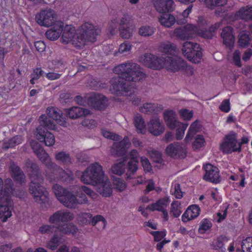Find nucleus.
I'll use <instances>...</instances> for the list:
<instances>
[{
	"label": "nucleus",
	"instance_id": "obj_3",
	"mask_svg": "<svg viewBox=\"0 0 252 252\" xmlns=\"http://www.w3.org/2000/svg\"><path fill=\"white\" fill-rule=\"evenodd\" d=\"M107 176L103 170L102 166L98 162L91 164L83 172L81 176V180L86 184L94 186L104 181Z\"/></svg>",
	"mask_w": 252,
	"mask_h": 252
},
{
	"label": "nucleus",
	"instance_id": "obj_64",
	"mask_svg": "<svg viewBox=\"0 0 252 252\" xmlns=\"http://www.w3.org/2000/svg\"><path fill=\"white\" fill-rule=\"evenodd\" d=\"M92 215L89 213H83L80 217V221L84 224L90 223Z\"/></svg>",
	"mask_w": 252,
	"mask_h": 252
},
{
	"label": "nucleus",
	"instance_id": "obj_33",
	"mask_svg": "<svg viewBox=\"0 0 252 252\" xmlns=\"http://www.w3.org/2000/svg\"><path fill=\"white\" fill-rule=\"evenodd\" d=\"M158 21L162 26L166 28H170L176 22H177V18H176L171 14L164 13L158 17Z\"/></svg>",
	"mask_w": 252,
	"mask_h": 252
},
{
	"label": "nucleus",
	"instance_id": "obj_43",
	"mask_svg": "<svg viewBox=\"0 0 252 252\" xmlns=\"http://www.w3.org/2000/svg\"><path fill=\"white\" fill-rule=\"evenodd\" d=\"M125 169V163L123 161L114 163L112 166L111 170L112 173L120 176L124 173Z\"/></svg>",
	"mask_w": 252,
	"mask_h": 252
},
{
	"label": "nucleus",
	"instance_id": "obj_19",
	"mask_svg": "<svg viewBox=\"0 0 252 252\" xmlns=\"http://www.w3.org/2000/svg\"><path fill=\"white\" fill-rule=\"evenodd\" d=\"M129 144L127 137H125L119 142L114 143L110 150L111 155L115 157L123 156L126 152V146Z\"/></svg>",
	"mask_w": 252,
	"mask_h": 252
},
{
	"label": "nucleus",
	"instance_id": "obj_12",
	"mask_svg": "<svg viewBox=\"0 0 252 252\" xmlns=\"http://www.w3.org/2000/svg\"><path fill=\"white\" fill-rule=\"evenodd\" d=\"M220 149L224 153L241 151V144L238 143L235 133L226 136L225 141L220 145Z\"/></svg>",
	"mask_w": 252,
	"mask_h": 252
},
{
	"label": "nucleus",
	"instance_id": "obj_42",
	"mask_svg": "<svg viewBox=\"0 0 252 252\" xmlns=\"http://www.w3.org/2000/svg\"><path fill=\"white\" fill-rule=\"evenodd\" d=\"M52 189L59 201L61 200V198H63L68 191L65 189L58 184L54 185L52 187Z\"/></svg>",
	"mask_w": 252,
	"mask_h": 252
},
{
	"label": "nucleus",
	"instance_id": "obj_41",
	"mask_svg": "<svg viewBox=\"0 0 252 252\" xmlns=\"http://www.w3.org/2000/svg\"><path fill=\"white\" fill-rule=\"evenodd\" d=\"M134 126L137 132L140 133H144L146 130V125L144 119L141 116H136L134 118Z\"/></svg>",
	"mask_w": 252,
	"mask_h": 252
},
{
	"label": "nucleus",
	"instance_id": "obj_9",
	"mask_svg": "<svg viewBox=\"0 0 252 252\" xmlns=\"http://www.w3.org/2000/svg\"><path fill=\"white\" fill-rule=\"evenodd\" d=\"M183 54L189 61L194 63L199 62L202 57L199 45L190 41L185 42L182 49Z\"/></svg>",
	"mask_w": 252,
	"mask_h": 252
},
{
	"label": "nucleus",
	"instance_id": "obj_26",
	"mask_svg": "<svg viewBox=\"0 0 252 252\" xmlns=\"http://www.w3.org/2000/svg\"><path fill=\"white\" fill-rule=\"evenodd\" d=\"M49 168L54 170V174L58 180L67 184H70L72 182L73 178L71 173L66 172L63 168L55 163L53 164V166H51Z\"/></svg>",
	"mask_w": 252,
	"mask_h": 252
},
{
	"label": "nucleus",
	"instance_id": "obj_14",
	"mask_svg": "<svg viewBox=\"0 0 252 252\" xmlns=\"http://www.w3.org/2000/svg\"><path fill=\"white\" fill-rule=\"evenodd\" d=\"M88 104L95 110H103L107 106L108 100L103 95L98 93H93L89 97Z\"/></svg>",
	"mask_w": 252,
	"mask_h": 252
},
{
	"label": "nucleus",
	"instance_id": "obj_52",
	"mask_svg": "<svg viewBox=\"0 0 252 252\" xmlns=\"http://www.w3.org/2000/svg\"><path fill=\"white\" fill-rule=\"evenodd\" d=\"M151 158L155 162L161 163L163 159L161 158V154L160 152L156 150H151L148 152Z\"/></svg>",
	"mask_w": 252,
	"mask_h": 252
},
{
	"label": "nucleus",
	"instance_id": "obj_34",
	"mask_svg": "<svg viewBox=\"0 0 252 252\" xmlns=\"http://www.w3.org/2000/svg\"><path fill=\"white\" fill-rule=\"evenodd\" d=\"M163 109V107L160 105L155 103H147L143 104L141 107L140 110L142 112L151 114L153 113L158 114Z\"/></svg>",
	"mask_w": 252,
	"mask_h": 252
},
{
	"label": "nucleus",
	"instance_id": "obj_55",
	"mask_svg": "<svg viewBox=\"0 0 252 252\" xmlns=\"http://www.w3.org/2000/svg\"><path fill=\"white\" fill-rule=\"evenodd\" d=\"M211 226L212 223L210 221L207 219H205L200 223L198 232L201 234L204 233L205 231L211 228Z\"/></svg>",
	"mask_w": 252,
	"mask_h": 252
},
{
	"label": "nucleus",
	"instance_id": "obj_32",
	"mask_svg": "<svg viewBox=\"0 0 252 252\" xmlns=\"http://www.w3.org/2000/svg\"><path fill=\"white\" fill-rule=\"evenodd\" d=\"M10 170L12 172V176L15 181L21 185L25 183V175L19 166L13 164L10 166Z\"/></svg>",
	"mask_w": 252,
	"mask_h": 252
},
{
	"label": "nucleus",
	"instance_id": "obj_24",
	"mask_svg": "<svg viewBox=\"0 0 252 252\" xmlns=\"http://www.w3.org/2000/svg\"><path fill=\"white\" fill-rule=\"evenodd\" d=\"M52 28L46 32L45 35L46 37L51 40L57 39L63 32L64 28V24L61 21L56 22L53 25Z\"/></svg>",
	"mask_w": 252,
	"mask_h": 252
},
{
	"label": "nucleus",
	"instance_id": "obj_31",
	"mask_svg": "<svg viewBox=\"0 0 252 252\" xmlns=\"http://www.w3.org/2000/svg\"><path fill=\"white\" fill-rule=\"evenodd\" d=\"M65 207L69 208H75L77 205V200L76 196L70 191L61 198L60 201Z\"/></svg>",
	"mask_w": 252,
	"mask_h": 252
},
{
	"label": "nucleus",
	"instance_id": "obj_35",
	"mask_svg": "<svg viewBox=\"0 0 252 252\" xmlns=\"http://www.w3.org/2000/svg\"><path fill=\"white\" fill-rule=\"evenodd\" d=\"M230 240L226 236H221L218 238L215 244L216 249L224 252L226 250V247L231 245Z\"/></svg>",
	"mask_w": 252,
	"mask_h": 252
},
{
	"label": "nucleus",
	"instance_id": "obj_60",
	"mask_svg": "<svg viewBox=\"0 0 252 252\" xmlns=\"http://www.w3.org/2000/svg\"><path fill=\"white\" fill-rule=\"evenodd\" d=\"M205 140L203 136L201 135H198L196 136L194 142L192 144V147L194 149H198L204 145Z\"/></svg>",
	"mask_w": 252,
	"mask_h": 252
},
{
	"label": "nucleus",
	"instance_id": "obj_18",
	"mask_svg": "<svg viewBox=\"0 0 252 252\" xmlns=\"http://www.w3.org/2000/svg\"><path fill=\"white\" fill-rule=\"evenodd\" d=\"M27 171L29 173L30 179H32V176L35 179H38L39 181H42L43 178L41 173L39 171V168L37 163L33 160L28 158L25 160V166Z\"/></svg>",
	"mask_w": 252,
	"mask_h": 252
},
{
	"label": "nucleus",
	"instance_id": "obj_53",
	"mask_svg": "<svg viewBox=\"0 0 252 252\" xmlns=\"http://www.w3.org/2000/svg\"><path fill=\"white\" fill-rule=\"evenodd\" d=\"M44 71L41 68H36L33 71L31 75V79L30 83L32 84H34V81L38 80L41 76L43 75Z\"/></svg>",
	"mask_w": 252,
	"mask_h": 252
},
{
	"label": "nucleus",
	"instance_id": "obj_57",
	"mask_svg": "<svg viewBox=\"0 0 252 252\" xmlns=\"http://www.w3.org/2000/svg\"><path fill=\"white\" fill-rule=\"evenodd\" d=\"M139 34L143 36H149L154 33V29L149 26H142L139 30Z\"/></svg>",
	"mask_w": 252,
	"mask_h": 252
},
{
	"label": "nucleus",
	"instance_id": "obj_27",
	"mask_svg": "<svg viewBox=\"0 0 252 252\" xmlns=\"http://www.w3.org/2000/svg\"><path fill=\"white\" fill-rule=\"evenodd\" d=\"M65 111L66 116L72 119H76L90 114V111L88 109L77 106L66 109Z\"/></svg>",
	"mask_w": 252,
	"mask_h": 252
},
{
	"label": "nucleus",
	"instance_id": "obj_21",
	"mask_svg": "<svg viewBox=\"0 0 252 252\" xmlns=\"http://www.w3.org/2000/svg\"><path fill=\"white\" fill-rule=\"evenodd\" d=\"M62 34L63 42L68 43L70 41H72L73 44H79L78 39H77V32L74 27L70 25H66L63 28Z\"/></svg>",
	"mask_w": 252,
	"mask_h": 252
},
{
	"label": "nucleus",
	"instance_id": "obj_58",
	"mask_svg": "<svg viewBox=\"0 0 252 252\" xmlns=\"http://www.w3.org/2000/svg\"><path fill=\"white\" fill-rule=\"evenodd\" d=\"M118 20L116 19H113L109 24L107 31L111 35H114L117 32Z\"/></svg>",
	"mask_w": 252,
	"mask_h": 252
},
{
	"label": "nucleus",
	"instance_id": "obj_8",
	"mask_svg": "<svg viewBox=\"0 0 252 252\" xmlns=\"http://www.w3.org/2000/svg\"><path fill=\"white\" fill-rule=\"evenodd\" d=\"M3 182L0 178V218L4 222L12 215L13 203L7 194H3Z\"/></svg>",
	"mask_w": 252,
	"mask_h": 252
},
{
	"label": "nucleus",
	"instance_id": "obj_7",
	"mask_svg": "<svg viewBox=\"0 0 252 252\" xmlns=\"http://www.w3.org/2000/svg\"><path fill=\"white\" fill-rule=\"evenodd\" d=\"M34 177L32 176V179H30L31 183L29 189L30 193L37 203H45L48 202L49 198L45 188L41 186L43 183L44 179L43 178L42 181L40 182L38 179H35Z\"/></svg>",
	"mask_w": 252,
	"mask_h": 252
},
{
	"label": "nucleus",
	"instance_id": "obj_1",
	"mask_svg": "<svg viewBox=\"0 0 252 252\" xmlns=\"http://www.w3.org/2000/svg\"><path fill=\"white\" fill-rule=\"evenodd\" d=\"M113 71L119 76L110 80V90L113 93L123 95L130 92L132 88L136 89L137 86L134 83L141 81L145 77L140 65L134 63H122L115 67Z\"/></svg>",
	"mask_w": 252,
	"mask_h": 252
},
{
	"label": "nucleus",
	"instance_id": "obj_37",
	"mask_svg": "<svg viewBox=\"0 0 252 252\" xmlns=\"http://www.w3.org/2000/svg\"><path fill=\"white\" fill-rule=\"evenodd\" d=\"M251 40V37L249 33L246 31H243L238 36V45L241 47H246L250 44Z\"/></svg>",
	"mask_w": 252,
	"mask_h": 252
},
{
	"label": "nucleus",
	"instance_id": "obj_23",
	"mask_svg": "<svg viewBox=\"0 0 252 252\" xmlns=\"http://www.w3.org/2000/svg\"><path fill=\"white\" fill-rule=\"evenodd\" d=\"M168 202V198H163L159 199L155 203L151 204L146 207L147 210H150L152 211L157 210L162 212L164 220L167 221L168 220V212L165 209Z\"/></svg>",
	"mask_w": 252,
	"mask_h": 252
},
{
	"label": "nucleus",
	"instance_id": "obj_38",
	"mask_svg": "<svg viewBox=\"0 0 252 252\" xmlns=\"http://www.w3.org/2000/svg\"><path fill=\"white\" fill-rule=\"evenodd\" d=\"M160 51L165 53L169 55H174L177 50V46L174 44L167 42L161 44L160 46Z\"/></svg>",
	"mask_w": 252,
	"mask_h": 252
},
{
	"label": "nucleus",
	"instance_id": "obj_63",
	"mask_svg": "<svg viewBox=\"0 0 252 252\" xmlns=\"http://www.w3.org/2000/svg\"><path fill=\"white\" fill-rule=\"evenodd\" d=\"M233 61L236 66L238 67H241L242 66L241 63V53L239 50H236L233 53Z\"/></svg>",
	"mask_w": 252,
	"mask_h": 252
},
{
	"label": "nucleus",
	"instance_id": "obj_5",
	"mask_svg": "<svg viewBox=\"0 0 252 252\" xmlns=\"http://www.w3.org/2000/svg\"><path fill=\"white\" fill-rule=\"evenodd\" d=\"M100 32L101 30L98 28L95 29L91 23H84L77 32V39L79 42V44H77V46L82 47L88 42L95 41L96 36Z\"/></svg>",
	"mask_w": 252,
	"mask_h": 252
},
{
	"label": "nucleus",
	"instance_id": "obj_47",
	"mask_svg": "<svg viewBox=\"0 0 252 252\" xmlns=\"http://www.w3.org/2000/svg\"><path fill=\"white\" fill-rule=\"evenodd\" d=\"M243 252H252V237H248L241 242Z\"/></svg>",
	"mask_w": 252,
	"mask_h": 252
},
{
	"label": "nucleus",
	"instance_id": "obj_22",
	"mask_svg": "<svg viewBox=\"0 0 252 252\" xmlns=\"http://www.w3.org/2000/svg\"><path fill=\"white\" fill-rule=\"evenodd\" d=\"M94 186L95 187V189L97 192L104 197H110L112 194L111 184L107 177L104 179V181H101Z\"/></svg>",
	"mask_w": 252,
	"mask_h": 252
},
{
	"label": "nucleus",
	"instance_id": "obj_15",
	"mask_svg": "<svg viewBox=\"0 0 252 252\" xmlns=\"http://www.w3.org/2000/svg\"><path fill=\"white\" fill-rule=\"evenodd\" d=\"M203 168L205 171L203 176L204 180L214 184H218L220 182V171L217 167L208 163L204 165Z\"/></svg>",
	"mask_w": 252,
	"mask_h": 252
},
{
	"label": "nucleus",
	"instance_id": "obj_16",
	"mask_svg": "<svg viewBox=\"0 0 252 252\" xmlns=\"http://www.w3.org/2000/svg\"><path fill=\"white\" fill-rule=\"evenodd\" d=\"M166 153L172 158H184L186 157L185 146L178 142L172 143L168 145L165 149Z\"/></svg>",
	"mask_w": 252,
	"mask_h": 252
},
{
	"label": "nucleus",
	"instance_id": "obj_46",
	"mask_svg": "<svg viewBox=\"0 0 252 252\" xmlns=\"http://www.w3.org/2000/svg\"><path fill=\"white\" fill-rule=\"evenodd\" d=\"M138 163H137L135 161H129L127 162V169L128 173L126 174V178L131 179V176L134 175L135 173L138 169Z\"/></svg>",
	"mask_w": 252,
	"mask_h": 252
},
{
	"label": "nucleus",
	"instance_id": "obj_54",
	"mask_svg": "<svg viewBox=\"0 0 252 252\" xmlns=\"http://www.w3.org/2000/svg\"><path fill=\"white\" fill-rule=\"evenodd\" d=\"M13 181L10 179H7L5 181V185H4V190H3V194H6V195L9 196V198L11 199L10 197V194L13 193Z\"/></svg>",
	"mask_w": 252,
	"mask_h": 252
},
{
	"label": "nucleus",
	"instance_id": "obj_10",
	"mask_svg": "<svg viewBox=\"0 0 252 252\" xmlns=\"http://www.w3.org/2000/svg\"><path fill=\"white\" fill-rule=\"evenodd\" d=\"M35 20L39 25L46 27L52 26L58 21L56 12L48 8L37 13Z\"/></svg>",
	"mask_w": 252,
	"mask_h": 252
},
{
	"label": "nucleus",
	"instance_id": "obj_51",
	"mask_svg": "<svg viewBox=\"0 0 252 252\" xmlns=\"http://www.w3.org/2000/svg\"><path fill=\"white\" fill-rule=\"evenodd\" d=\"M188 126V124L180 123V125L176 127V128H177L176 137L177 140H181L183 138L185 131L186 129Z\"/></svg>",
	"mask_w": 252,
	"mask_h": 252
},
{
	"label": "nucleus",
	"instance_id": "obj_29",
	"mask_svg": "<svg viewBox=\"0 0 252 252\" xmlns=\"http://www.w3.org/2000/svg\"><path fill=\"white\" fill-rule=\"evenodd\" d=\"M235 19H242L245 21H252V6H246L241 7L235 14Z\"/></svg>",
	"mask_w": 252,
	"mask_h": 252
},
{
	"label": "nucleus",
	"instance_id": "obj_59",
	"mask_svg": "<svg viewBox=\"0 0 252 252\" xmlns=\"http://www.w3.org/2000/svg\"><path fill=\"white\" fill-rule=\"evenodd\" d=\"M188 209L190 210L189 215L191 219L196 218L199 214L200 208L197 205H192L189 206Z\"/></svg>",
	"mask_w": 252,
	"mask_h": 252
},
{
	"label": "nucleus",
	"instance_id": "obj_45",
	"mask_svg": "<svg viewBox=\"0 0 252 252\" xmlns=\"http://www.w3.org/2000/svg\"><path fill=\"white\" fill-rule=\"evenodd\" d=\"M112 178L114 186L117 190L122 191L125 189L126 185L122 179L114 176L112 177Z\"/></svg>",
	"mask_w": 252,
	"mask_h": 252
},
{
	"label": "nucleus",
	"instance_id": "obj_20",
	"mask_svg": "<svg viewBox=\"0 0 252 252\" xmlns=\"http://www.w3.org/2000/svg\"><path fill=\"white\" fill-rule=\"evenodd\" d=\"M154 7L160 13L172 12L175 7L173 0H152Z\"/></svg>",
	"mask_w": 252,
	"mask_h": 252
},
{
	"label": "nucleus",
	"instance_id": "obj_28",
	"mask_svg": "<svg viewBox=\"0 0 252 252\" xmlns=\"http://www.w3.org/2000/svg\"><path fill=\"white\" fill-rule=\"evenodd\" d=\"M148 127L149 132L155 136L161 134L164 130L158 118L151 120L148 124Z\"/></svg>",
	"mask_w": 252,
	"mask_h": 252
},
{
	"label": "nucleus",
	"instance_id": "obj_25",
	"mask_svg": "<svg viewBox=\"0 0 252 252\" xmlns=\"http://www.w3.org/2000/svg\"><path fill=\"white\" fill-rule=\"evenodd\" d=\"M221 37L223 39V43L226 47L231 49L234 46L235 37L233 33V28L230 26H227L222 29L221 32Z\"/></svg>",
	"mask_w": 252,
	"mask_h": 252
},
{
	"label": "nucleus",
	"instance_id": "obj_48",
	"mask_svg": "<svg viewBox=\"0 0 252 252\" xmlns=\"http://www.w3.org/2000/svg\"><path fill=\"white\" fill-rule=\"evenodd\" d=\"M180 203L178 201H174L171 205L170 213L175 218H178L182 213Z\"/></svg>",
	"mask_w": 252,
	"mask_h": 252
},
{
	"label": "nucleus",
	"instance_id": "obj_56",
	"mask_svg": "<svg viewBox=\"0 0 252 252\" xmlns=\"http://www.w3.org/2000/svg\"><path fill=\"white\" fill-rule=\"evenodd\" d=\"M101 133L104 137L108 139L114 141H119L121 139V137L119 135L110 131L102 129Z\"/></svg>",
	"mask_w": 252,
	"mask_h": 252
},
{
	"label": "nucleus",
	"instance_id": "obj_13",
	"mask_svg": "<svg viewBox=\"0 0 252 252\" xmlns=\"http://www.w3.org/2000/svg\"><path fill=\"white\" fill-rule=\"evenodd\" d=\"M45 126L39 125L37 128L35 132L36 138L41 142H44L45 145L51 146L55 143L54 135L51 132L48 131Z\"/></svg>",
	"mask_w": 252,
	"mask_h": 252
},
{
	"label": "nucleus",
	"instance_id": "obj_40",
	"mask_svg": "<svg viewBox=\"0 0 252 252\" xmlns=\"http://www.w3.org/2000/svg\"><path fill=\"white\" fill-rule=\"evenodd\" d=\"M56 159L60 163L68 165L72 163V158L69 154L61 152L56 154Z\"/></svg>",
	"mask_w": 252,
	"mask_h": 252
},
{
	"label": "nucleus",
	"instance_id": "obj_4",
	"mask_svg": "<svg viewBox=\"0 0 252 252\" xmlns=\"http://www.w3.org/2000/svg\"><path fill=\"white\" fill-rule=\"evenodd\" d=\"M47 115H42L39 117L40 125L45 126L50 130H55L56 125L55 122L60 125H63L66 122L61 110L55 107H48L46 110Z\"/></svg>",
	"mask_w": 252,
	"mask_h": 252
},
{
	"label": "nucleus",
	"instance_id": "obj_49",
	"mask_svg": "<svg viewBox=\"0 0 252 252\" xmlns=\"http://www.w3.org/2000/svg\"><path fill=\"white\" fill-rule=\"evenodd\" d=\"M133 30V26L124 27V28H119L121 36L122 38L126 39H128L132 36Z\"/></svg>",
	"mask_w": 252,
	"mask_h": 252
},
{
	"label": "nucleus",
	"instance_id": "obj_2",
	"mask_svg": "<svg viewBox=\"0 0 252 252\" xmlns=\"http://www.w3.org/2000/svg\"><path fill=\"white\" fill-rule=\"evenodd\" d=\"M74 215L66 210L56 211L49 218V221L56 225L58 231L63 234L75 233L77 228L72 223L68 222L74 219Z\"/></svg>",
	"mask_w": 252,
	"mask_h": 252
},
{
	"label": "nucleus",
	"instance_id": "obj_11",
	"mask_svg": "<svg viewBox=\"0 0 252 252\" xmlns=\"http://www.w3.org/2000/svg\"><path fill=\"white\" fill-rule=\"evenodd\" d=\"M139 61L145 66L153 69H160L163 67V58L158 57L150 53H146L139 58Z\"/></svg>",
	"mask_w": 252,
	"mask_h": 252
},
{
	"label": "nucleus",
	"instance_id": "obj_6",
	"mask_svg": "<svg viewBox=\"0 0 252 252\" xmlns=\"http://www.w3.org/2000/svg\"><path fill=\"white\" fill-rule=\"evenodd\" d=\"M163 67L173 72L180 71L190 75L193 73L192 68L188 65L183 59L178 57L167 56L163 58Z\"/></svg>",
	"mask_w": 252,
	"mask_h": 252
},
{
	"label": "nucleus",
	"instance_id": "obj_30",
	"mask_svg": "<svg viewBox=\"0 0 252 252\" xmlns=\"http://www.w3.org/2000/svg\"><path fill=\"white\" fill-rule=\"evenodd\" d=\"M163 115L165 122L170 129H174L180 125V122L176 120V114L173 110H166Z\"/></svg>",
	"mask_w": 252,
	"mask_h": 252
},
{
	"label": "nucleus",
	"instance_id": "obj_36",
	"mask_svg": "<svg viewBox=\"0 0 252 252\" xmlns=\"http://www.w3.org/2000/svg\"><path fill=\"white\" fill-rule=\"evenodd\" d=\"M22 137L20 135H16L2 144V148L4 150H7L12 148L15 146L19 145L22 142Z\"/></svg>",
	"mask_w": 252,
	"mask_h": 252
},
{
	"label": "nucleus",
	"instance_id": "obj_44",
	"mask_svg": "<svg viewBox=\"0 0 252 252\" xmlns=\"http://www.w3.org/2000/svg\"><path fill=\"white\" fill-rule=\"evenodd\" d=\"M204 1L207 6L210 8H214L217 6H222L227 3V0H199Z\"/></svg>",
	"mask_w": 252,
	"mask_h": 252
},
{
	"label": "nucleus",
	"instance_id": "obj_39",
	"mask_svg": "<svg viewBox=\"0 0 252 252\" xmlns=\"http://www.w3.org/2000/svg\"><path fill=\"white\" fill-rule=\"evenodd\" d=\"M39 159L47 167L50 168L53 166L54 163L52 162L48 155L46 153L44 149L35 154Z\"/></svg>",
	"mask_w": 252,
	"mask_h": 252
},
{
	"label": "nucleus",
	"instance_id": "obj_50",
	"mask_svg": "<svg viewBox=\"0 0 252 252\" xmlns=\"http://www.w3.org/2000/svg\"><path fill=\"white\" fill-rule=\"evenodd\" d=\"M39 231L42 234H50L53 232L55 233L59 232L56 229V225L54 224L42 225L40 227Z\"/></svg>",
	"mask_w": 252,
	"mask_h": 252
},
{
	"label": "nucleus",
	"instance_id": "obj_61",
	"mask_svg": "<svg viewBox=\"0 0 252 252\" xmlns=\"http://www.w3.org/2000/svg\"><path fill=\"white\" fill-rule=\"evenodd\" d=\"M141 165L145 171L149 172L152 170V165L149 159L145 157H142L140 158Z\"/></svg>",
	"mask_w": 252,
	"mask_h": 252
},
{
	"label": "nucleus",
	"instance_id": "obj_62",
	"mask_svg": "<svg viewBox=\"0 0 252 252\" xmlns=\"http://www.w3.org/2000/svg\"><path fill=\"white\" fill-rule=\"evenodd\" d=\"M129 26H133L130 22V18L128 15H124L121 20L119 28H124Z\"/></svg>",
	"mask_w": 252,
	"mask_h": 252
},
{
	"label": "nucleus",
	"instance_id": "obj_17",
	"mask_svg": "<svg viewBox=\"0 0 252 252\" xmlns=\"http://www.w3.org/2000/svg\"><path fill=\"white\" fill-rule=\"evenodd\" d=\"M196 31V28L194 26L188 24L176 28L174 30V34L178 38L184 40L192 37Z\"/></svg>",
	"mask_w": 252,
	"mask_h": 252
}]
</instances>
